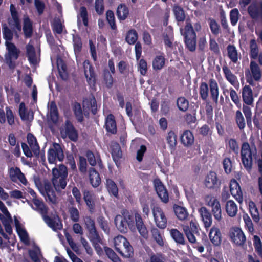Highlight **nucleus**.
<instances>
[{
    "label": "nucleus",
    "instance_id": "69168bd1",
    "mask_svg": "<svg viewBox=\"0 0 262 262\" xmlns=\"http://www.w3.org/2000/svg\"><path fill=\"white\" fill-rule=\"evenodd\" d=\"M97 222L100 228L106 233L110 231V228L108 225L107 221L103 216H99L97 218Z\"/></svg>",
    "mask_w": 262,
    "mask_h": 262
},
{
    "label": "nucleus",
    "instance_id": "5701e85b",
    "mask_svg": "<svg viewBox=\"0 0 262 262\" xmlns=\"http://www.w3.org/2000/svg\"><path fill=\"white\" fill-rule=\"evenodd\" d=\"M27 142L34 155L36 158H39L40 155V147L36 137L32 133H29L27 136Z\"/></svg>",
    "mask_w": 262,
    "mask_h": 262
},
{
    "label": "nucleus",
    "instance_id": "3c124183",
    "mask_svg": "<svg viewBox=\"0 0 262 262\" xmlns=\"http://www.w3.org/2000/svg\"><path fill=\"white\" fill-rule=\"evenodd\" d=\"M73 110L77 121L80 122L83 121V115L80 104L75 102L74 104Z\"/></svg>",
    "mask_w": 262,
    "mask_h": 262
},
{
    "label": "nucleus",
    "instance_id": "a18cd8bd",
    "mask_svg": "<svg viewBox=\"0 0 262 262\" xmlns=\"http://www.w3.org/2000/svg\"><path fill=\"white\" fill-rule=\"evenodd\" d=\"M177 105L180 111L185 112L188 110L189 102L184 97H180L177 98Z\"/></svg>",
    "mask_w": 262,
    "mask_h": 262
},
{
    "label": "nucleus",
    "instance_id": "b1692460",
    "mask_svg": "<svg viewBox=\"0 0 262 262\" xmlns=\"http://www.w3.org/2000/svg\"><path fill=\"white\" fill-rule=\"evenodd\" d=\"M208 205L212 207V211L215 219L221 220L222 217L221 209L219 201L214 197H210Z\"/></svg>",
    "mask_w": 262,
    "mask_h": 262
},
{
    "label": "nucleus",
    "instance_id": "2f4dec72",
    "mask_svg": "<svg viewBox=\"0 0 262 262\" xmlns=\"http://www.w3.org/2000/svg\"><path fill=\"white\" fill-rule=\"evenodd\" d=\"M170 234L171 238L179 245H185L186 244L184 235L177 229H171L170 230Z\"/></svg>",
    "mask_w": 262,
    "mask_h": 262
},
{
    "label": "nucleus",
    "instance_id": "37998d69",
    "mask_svg": "<svg viewBox=\"0 0 262 262\" xmlns=\"http://www.w3.org/2000/svg\"><path fill=\"white\" fill-rule=\"evenodd\" d=\"M243 100L248 105H250L253 101L252 91L249 86H245L243 90Z\"/></svg>",
    "mask_w": 262,
    "mask_h": 262
},
{
    "label": "nucleus",
    "instance_id": "c9c22d12",
    "mask_svg": "<svg viewBox=\"0 0 262 262\" xmlns=\"http://www.w3.org/2000/svg\"><path fill=\"white\" fill-rule=\"evenodd\" d=\"M49 118L54 123H56L59 119V113L56 104L54 101L51 102L49 106Z\"/></svg>",
    "mask_w": 262,
    "mask_h": 262
},
{
    "label": "nucleus",
    "instance_id": "c85d7f7f",
    "mask_svg": "<svg viewBox=\"0 0 262 262\" xmlns=\"http://www.w3.org/2000/svg\"><path fill=\"white\" fill-rule=\"evenodd\" d=\"M44 189L47 200L53 204H56L57 203V197L51 183L49 182L45 183Z\"/></svg>",
    "mask_w": 262,
    "mask_h": 262
},
{
    "label": "nucleus",
    "instance_id": "72a5a7b5",
    "mask_svg": "<svg viewBox=\"0 0 262 262\" xmlns=\"http://www.w3.org/2000/svg\"><path fill=\"white\" fill-rule=\"evenodd\" d=\"M151 233L152 237L156 243L160 247H163L164 245L165 238L163 232L161 233L160 230L156 227L151 228Z\"/></svg>",
    "mask_w": 262,
    "mask_h": 262
},
{
    "label": "nucleus",
    "instance_id": "393cba45",
    "mask_svg": "<svg viewBox=\"0 0 262 262\" xmlns=\"http://www.w3.org/2000/svg\"><path fill=\"white\" fill-rule=\"evenodd\" d=\"M180 141L185 147H190L192 146L194 142L193 133L189 130L184 131L180 136Z\"/></svg>",
    "mask_w": 262,
    "mask_h": 262
},
{
    "label": "nucleus",
    "instance_id": "c756f323",
    "mask_svg": "<svg viewBox=\"0 0 262 262\" xmlns=\"http://www.w3.org/2000/svg\"><path fill=\"white\" fill-rule=\"evenodd\" d=\"M114 223L118 230L121 233L127 232L128 226L122 215H117L114 219Z\"/></svg>",
    "mask_w": 262,
    "mask_h": 262
},
{
    "label": "nucleus",
    "instance_id": "423d86ee",
    "mask_svg": "<svg viewBox=\"0 0 262 262\" xmlns=\"http://www.w3.org/2000/svg\"><path fill=\"white\" fill-rule=\"evenodd\" d=\"M152 212L156 225L161 229H165L167 224V219L163 209L158 206L152 208Z\"/></svg>",
    "mask_w": 262,
    "mask_h": 262
},
{
    "label": "nucleus",
    "instance_id": "09e8293b",
    "mask_svg": "<svg viewBox=\"0 0 262 262\" xmlns=\"http://www.w3.org/2000/svg\"><path fill=\"white\" fill-rule=\"evenodd\" d=\"M138 38V35L135 29L129 30L125 37L126 41L129 45H134L136 43Z\"/></svg>",
    "mask_w": 262,
    "mask_h": 262
},
{
    "label": "nucleus",
    "instance_id": "6ab92c4d",
    "mask_svg": "<svg viewBox=\"0 0 262 262\" xmlns=\"http://www.w3.org/2000/svg\"><path fill=\"white\" fill-rule=\"evenodd\" d=\"M104 127L107 133L113 135L117 133L116 121L115 116L112 114H109L105 118Z\"/></svg>",
    "mask_w": 262,
    "mask_h": 262
},
{
    "label": "nucleus",
    "instance_id": "4468645a",
    "mask_svg": "<svg viewBox=\"0 0 262 262\" xmlns=\"http://www.w3.org/2000/svg\"><path fill=\"white\" fill-rule=\"evenodd\" d=\"M198 212L206 229L210 227L212 223V214L205 207H201L198 209Z\"/></svg>",
    "mask_w": 262,
    "mask_h": 262
},
{
    "label": "nucleus",
    "instance_id": "8fccbe9b",
    "mask_svg": "<svg viewBox=\"0 0 262 262\" xmlns=\"http://www.w3.org/2000/svg\"><path fill=\"white\" fill-rule=\"evenodd\" d=\"M73 43L75 53L79 54L81 51L82 46L81 38L79 35H73Z\"/></svg>",
    "mask_w": 262,
    "mask_h": 262
},
{
    "label": "nucleus",
    "instance_id": "bb28decb",
    "mask_svg": "<svg viewBox=\"0 0 262 262\" xmlns=\"http://www.w3.org/2000/svg\"><path fill=\"white\" fill-rule=\"evenodd\" d=\"M233 242L236 245H241L245 241V236L242 231L238 228H233L232 231V235L230 236Z\"/></svg>",
    "mask_w": 262,
    "mask_h": 262
},
{
    "label": "nucleus",
    "instance_id": "e433bc0d",
    "mask_svg": "<svg viewBox=\"0 0 262 262\" xmlns=\"http://www.w3.org/2000/svg\"><path fill=\"white\" fill-rule=\"evenodd\" d=\"M122 215L126 223H127L128 228L132 231H135V226L134 221L135 217L126 209L123 210L121 212Z\"/></svg>",
    "mask_w": 262,
    "mask_h": 262
},
{
    "label": "nucleus",
    "instance_id": "bf43d9fd",
    "mask_svg": "<svg viewBox=\"0 0 262 262\" xmlns=\"http://www.w3.org/2000/svg\"><path fill=\"white\" fill-rule=\"evenodd\" d=\"M26 52L28 60L33 63L36 60V53L33 46L29 44L27 45Z\"/></svg>",
    "mask_w": 262,
    "mask_h": 262
},
{
    "label": "nucleus",
    "instance_id": "2eb2a0df",
    "mask_svg": "<svg viewBox=\"0 0 262 262\" xmlns=\"http://www.w3.org/2000/svg\"><path fill=\"white\" fill-rule=\"evenodd\" d=\"M111 155L113 161L116 166L119 167L120 165V159L122 157V151L119 143L116 142H112L110 145Z\"/></svg>",
    "mask_w": 262,
    "mask_h": 262
},
{
    "label": "nucleus",
    "instance_id": "338daca9",
    "mask_svg": "<svg viewBox=\"0 0 262 262\" xmlns=\"http://www.w3.org/2000/svg\"><path fill=\"white\" fill-rule=\"evenodd\" d=\"M209 25L212 34L215 35L219 34L220 32V29L217 23L213 19H209Z\"/></svg>",
    "mask_w": 262,
    "mask_h": 262
},
{
    "label": "nucleus",
    "instance_id": "1a4fd4ad",
    "mask_svg": "<svg viewBox=\"0 0 262 262\" xmlns=\"http://www.w3.org/2000/svg\"><path fill=\"white\" fill-rule=\"evenodd\" d=\"M135 230H137L143 238L147 239L149 237L148 231L141 215L138 212L135 213Z\"/></svg>",
    "mask_w": 262,
    "mask_h": 262
},
{
    "label": "nucleus",
    "instance_id": "9b49d317",
    "mask_svg": "<svg viewBox=\"0 0 262 262\" xmlns=\"http://www.w3.org/2000/svg\"><path fill=\"white\" fill-rule=\"evenodd\" d=\"M155 189L161 201L167 203L169 201V195L167 189L159 179L154 181Z\"/></svg>",
    "mask_w": 262,
    "mask_h": 262
},
{
    "label": "nucleus",
    "instance_id": "774afa93",
    "mask_svg": "<svg viewBox=\"0 0 262 262\" xmlns=\"http://www.w3.org/2000/svg\"><path fill=\"white\" fill-rule=\"evenodd\" d=\"M146 262H165V259L161 253H152L150 255L149 259Z\"/></svg>",
    "mask_w": 262,
    "mask_h": 262
},
{
    "label": "nucleus",
    "instance_id": "49530a36",
    "mask_svg": "<svg viewBox=\"0 0 262 262\" xmlns=\"http://www.w3.org/2000/svg\"><path fill=\"white\" fill-rule=\"evenodd\" d=\"M6 45L9 52V57L17 59L18 58L19 52L15 45L11 42H6Z\"/></svg>",
    "mask_w": 262,
    "mask_h": 262
},
{
    "label": "nucleus",
    "instance_id": "7ed1b4c3",
    "mask_svg": "<svg viewBox=\"0 0 262 262\" xmlns=\"http://www.w3.org/2000/svg\"><path fill=\"white\" fill-rule=\"evenodd\" d=\"M115 250L122 257L129 258L134 255L133 248L127 239L122 235H118L114 238Z\"/></svg>",
    "mask_w": 262,
    "mask_h": 262
},
{
    "label": "nucleus",
    "instance_id": "a19ab883",
    "mask_svg": "<svg viewBox=\"0 0 262 262\" xmlns=\"http://www.w3.org/2000/svg\"><path fill=\"white\" fill-rule=\"evenodd\" d=\"M167 143L170 149L174 150L177 144V136L174 132L170 130L166 136Z\"/></svg>",
    "mask_w": 262,
    "mask_h": 262
},
{
    "label": "nucleus",
    "instance_id": "4c0bfd02",
    "mask_svg": "<svg viewBox=\"0 0 262 262\" xmlns=\"http://www.w3.org/2000/svg\"><path fill=\"white\" fill-rule=\"evenodd\" d=\"M28 254L33 262H41L40 259L43 258L41 250L38 246H35L33 249L29 250Z\"/></svg>",
    "mask_w": 262,
    "mask_h": 262
},
{
    "label": "nucleus",
    "instance_id": "603ef678",
    "mask_svg": "<svg viewBox=\"0 0 262 262\" xmlns=\"http://www.w3.org/2000/svg\"><path fill=\"white\" fill-rule=\"evenodd\" d=\"M199 92L201 99L206 100L209 95V87L207 83L202 82L200 83Z\"/></svg>",
    "mask_w": 262,
    "mask_h": 262
},
{
    "label": "nucleus",
    "instance_id": "ea45409f",
    "mask_svg": "<svg viewBox=\"0 0 262 262\" xmlns=\"http://www.w3.org/2000/svg\"><path fill=\"white\" fill-rule=\"evenodd\" d=\"M175 18L178 22H183L186 18L185 11L182 7L174 5L172 9Z\"/></svg>",
    "mask_w": 262,
    "mask_h": 262
},
{
    "label": "nucleus",
    "instance_id": "f704fd0d",
    "mask_svg": "<svg viewBox=\"0 0 262 262\" xmlns=\"http://www.w3.org/2000/svg\"><path fill=\"white\" fill-rule=\"evenodd\" d=\"M173 209L176 215L179 220L185 221L188 217V212L185 207L174 204Z\"/></svg>",
    "mask_w": 262,
    "mask_h": 262
},
{
    "label": "nucleus",
    "instance_id": "20e7f679",
    "mask_svg": "<svg viewBox=\"0 0 262 262\" xmlns=\"http://www.w3.org/2000/svg\"><path fill=\"white\" fill-rule=\"evenodd\" d=\"M256 154L255 146L250 147L249 145L245 143L243 144L241 150V156L243 164L248 171H250L252 165V156Z\"/></svg>",
    "mask_w": 262,
    "mask_h": 262
},
{
    "label": "nucleus",
    "instance_id": "39448f33",
    "mask_svg": "<svg viewBox=\"0 0 262 262\" xmlns=\"http://www.w3.org/2000/svg\"><path fill=\"white\" fill-rule=\"evenodd\" d=\"M48 160L50 164H55L58 160L62 162L64 158V155L61 146L57 143H54L52 147L48 151Z\"/></svg>",
    "mask_w": 262,
    "mask_h": 262
},
{
    "label": "nucleus",
    "instance_id": "0eeeda50",
    "mask_svg": "<svg viewBox=\"0 0 262 262\" xmlns=\"http://www.w3.org/2000/svg\"><path fill=\"white\" fill-rule=\"evenodd\" d=\"M83 68L84 75L88 84L92 89L95 88L96 75L94 71V68L89 60H85L84 61Z\"/></svg>",
    "mask_w": 262,
    "mask_h": 262
},
{
    "label": "nucleus",
    "instance_id": "4d7b16f0",
    "mask_svg": "<svg viewBox=\"0 0 262 262\" xmlns=\"http://www.w3.org/2000/svg\"><path fill=\"white\" fill-rule=\"evenodd\" d=\"M249 207L253 220L258 222L259 220V213L255 203L252 201L249 202Z\"/></svg>",
    "mask_w": 262,
    "mask_h": 262
},
{
    "label": "nucleus",
    "instance_id": "a211bd4d",
    "mask_svg": "<svg viewBox=\"0 0 262 262\" xmlns=\"http://www.w3.org/2000/svg\"><path fill=\"white\" fill-rule=\"evenodd\" d=\"M83 108L84 113L89 114V112L91 111L93 114H95L97 112V103L96 100L94 96L91 97L85 98L83 100Z\"/></svg>",
    "mask_w": 262,
    "mask_h": 262
},
{
    "label": "nucleus",
    "instance_id": "412c9836",
    "mask_svg": "<svg viewBox=\"0 0 262 262\" xmlns=\"http://www.w3.org/2000/svg\"><path fill=\"white\" fill-rule=\"evenodd\" d=\"M32 202L34 204V206L31 205L32 209L39 213L41 217L46 214H48L49 208L41 200L37 198H33Z\"/></svg>",
    "mask_w": 262,
    "mask_h": 262
},
{
    "label": "nucleus",
    "instance_id": "de8ad7c7",
    "mask_svg": "<svg viewBox=\"0 0 262 262\" xmlns=\"http://www.w3.org/2000/svg\"><path fill=\"white\" fill-rule=\"evenodd\" d=\"M57 69L60 77L63 80H67L69 75L67 70V66L62 60L60 62L57 61Z\"/></svg>",
    "mask_w": 262,
    "mask_h": 262
},
{
    "label": "nucleus",
    "instance_id": "6e6552de",
    "mask_svg": "<svg viewBox=\"0 0 262 262\" xmlns=\"http://www.w3.org/2000/svg\"><path fill=\"white\" fill-rule=\"evenodd\" d=\"M182 227L189 242L190 243H194L196 240L194 235L199 234L197 224L191 221L190 222L189 226L184 225L182 226Z\"/></svg>",
    "mask_w": 262,
    "mask_h": 262
},
{
    "label": "nucleus",
    "instance_id": "a878e982",
    "mask_svg": "<svg viewBox=\"0 0 262 262\" xmlns=\"http://www.w3.org/2000/svg\"><path fill=\"white\" fill-rule=\"evenodd\" d=\"M129 14V9L125 4L121 3L118 6L116 15L120 22L125 20L128 17Z\"/></svg>",
    "mask_w": 262,
    "mask_h": 262
},
{
    "label": "nucleus",
    "instance_id": "f03ea898",
    "mask_svg": "<svg viewBox=\"0 0 262 262\" xmlns=\"http://www.w3.org/2000/svg\"><path fill=\"white\" fill-rule=\"evenodd\" d=\"M181 34L183 36L186 48L190 51H194L196 46V35L189 19H187L186 25L180 29Z\"/></svg>",
    "mask_w": 262,
    "mask_h": 262
},
{
    "label": "nucleus",
    "instance_id": "864d4df0",
    "mask_svg": "<svg viewBox=\"0 0 262 262\" xmlns=\"http://www.w3.org/2000/svg\"><path fill=\"white\" fill-rule=\"evenodd\" d=\"M105 253L112 262H121L120 258L116 254L112 249L108 247H104Z\"/></svg>",
    "mask_w": 262,
    "mask_h": 262
},
{
    "label": "nucleus",
    "instance_id": "c03bdc74",
    "mask_svg": "<svg viewBox=\"0 0 262 262\" xmlns=\"http://www.w3.org/2000/svg\"><path fill=\"white\" fill-rule=\"evenodd\" d=\"M165 63V58L163 55L156 56L152 61V68L155 70H161Z\"/></svg>",
    "mask_w": 262,
    "mask_h": 262
},
{
    "label": "nucleus",
    "instance_id": "dca6fc26",
    "mask_svg": "<svg viewBox=\"0 0 262 262\" xmlns=\"http://www.w3.org/2000/svg\"><path fill=\"white\" fill-rule=\"evenodd\" d=\"M64 132L69 139L73 142H76L78 139V134L72 123L69 120L65 122Z\"/></svg>",
    "mask_w": 262,
    "mask_h": 262
},
{
    "label": "nucleus",
    "instance_id": "0e129e2a",
    "mask_svg": "<svg viewBox=\"0 0 262 262\" xmlns=\"http://www.w3.org/2000/svg\"><path fill=\"white\" fill-rule=\"evenodd\" d=\"M88 238L91 242L92 241H98L99 239H101L99 234L96 229L95 227L92 229L88 230Z\"/></svg>",
    "mask_w": 262,
    "mask_h": 262
},
{
    "label": "nucleus",
    "instance_id": "052dcab7",
    "mask_svg": "<svg viewBox=\"0 0 262 262\" xmlns=\"http://www.w3.org/2000/svg\"><path fill=\"white\" fill-rule=\"evenodd\" d=\"M6 116L7 122L10 125L12 126L15 124V119L17 118L12 110L8 106L6 107Z\"/></svg>",
    "mask_w": 262,
    "mask_h": 262
},
{
    "label": "nucleus",
    "instance_id": "cd10ccee",
    "mask_svg": "<svg viewBox=\"0 0 262 262\" xmlns=\"http://www.w3.org/2000/svg\"><path fill=\"white\" fill-rule=\"evenodd\" d=\"M89 176L90 182L93 187L96 188L99 186L101 182V178L99 173L94 168H90Z\"/></svg>",
    "mask_w": 262,
    "mask_h": 262
},
{
    "label": "nucleus",
    "instance_id": "5fc2aeb1",
    "mask_svg": "<svg viewBox=\"0 0 262 262\" xmlns=\"http://www.w3.org/2000/svg\"><path fill=\"white\" fill-rule=\"evenodd\" d=\"M250 69L253 78L255 80H258L261 76L260 70L258 65L254 61H251L250 63Z\"/></svg>",
    "mask_w": 262,
    "mask_h": 262
},
{
    "label": "nucleus",
    "instance_id": "e2e57ef3",
    "mask_svg": "<svg viewBox=\"0 0 262 262\" xmlns=\"http://www.w3.org/2000/svg\"><path fill=\"white\" fill-rule=\"evenodd\" d=\"M103 80L107 88H111L113 86L114 79L112 75L108 71L104 72Z\"/></svg>",
    "mask_w": 262,
    "mask_h": 262
},
{
    "label": "nucleus",
    "instance_id": "f3484780",
    "mask_svg": "<svg viewBox=\"0 0 262 262\" xmlns=\"http://www.w3.org/2000/svg\"><path fill=\"white\" fill-rule=\"evenodd\" d=\"M248 13L253 19L262 18V2L252 3L248 7Z\"/></svg>",
    "mask_w": 262,
    "mask_h": 262
},
{
    "label": "nucleus",
    "instance_id": "79ce46f5",
    "mask_svg": "<svg viewBox=\"0 0 262 262\" xmlns=\"http://www.w3.org/2000/svg\"><path fill=\"white\" fill-rule=\"evenodd\" d=\"M23 31L26 38H30L33 34L32 23L29 17L24 19Z\"/></svg>",
    "mask_w": 262,
    "mask_h": 262
},
{
    "label": "nucleus",
    "instance_id": "680f3d73",
    "mask_svg": "<svg viewBox=\"0 0 262 262\" xmlns=\"http://www.w3.org/2000/svg\"><path fill=\"white\" fill-rule=\"evenodd\" d=\"M229 190L228 187H224L222 193V201L226 202V210L227 214L229 215V211L228 209V205L229 203Z\"/></svg>",
    "mask_w": 262,
    "mask_h": 262
},
{
    "label": "nucleus",
    "instance_id": "7c9ffc66",
    "mask_svg": "<svg viewBox=\"0 0 262 262\" xmlns=\"http://www.w3.org/2000/svg\"><path fill=\"white\" fill-rule=\"evenodd\" d=\"M209 237L214 246H219L221 242V233L217 228L213 227L211 229L209 233Z\"/></svg>",
    "mask_w": 262,
    "mask_h": 262
},
{
    "label": "nucleus",
    "instance_id": "f257e3e1",
    "mask_svg": "<svg viewBox=\"0 0 262 262\" xmlns=\"http://www.w3.org/2000/svg\"><path fill=\"white\" fill-rule=\"evenodd\" d=\"M68 169L63 164L52 169V183L56 191L64 189L67 184Z\"/></svg>",
    "mask_w": 262,
    "mask_h": 262
},
{
    "label": "nucleus",
    "instance_id": "58836bf2",
    "mask_svg": "<svg viewBox=\"0 0 262 262\" xmlns=\"http://www.w3.org/2000/svg\"><path fill=\"white\" fill-rule=\"evenodd\" d=\"M209 85L211 97L213 101H217L219 96V89L216 81L214 79H210L209 80Z\"/></svg>",
    "mask_w": 262,
    "mask_h": 262
},
{
    "label": "nucleus",
    "instance_id": "6e6d98bb",
    "mask_svg": "<svg viewBox=\"0 0 262 262\" xmlns=\"http://www.w3.org/2000/svg\"><path fill=\"white\" fill-rule=\"evenodd\" d=\"M3 37L6 42H10L13 37V31L9 28L6 24L2 25Z\"/></svg>",
    "mask_w": 262,
    "mask_h": 262
},
{
    "label": "nucleus",
    "instance_id": "aec40b11",
    "mask_svg": "<svg viewBox=\"0 0 262 262\" xmlns=\"http://www.w3.org/2000/svg\"><path fill=\"white\" fill-rule=\"evenodd\" d=\"M83 200L91 213L95 210V199L94 194L90 191L84 190L83 192Z\"/></svg>",
    "mask_w": 262,
    "mask_h": 262
},
{
    "label": "nucleus",
    "instance_id": "4be33fe9",
    "mask_svg": "<svg viewBox=\"0 0 262 262\" xmlns=\"http://www.w3.org/2000/svg\"><path fill=\"white\" fill-rule=\"evenodd\" d=\"M230 193L239 203L242 202L243 196L241 187L234 179L230 181Z\"/></svg>",
    "mask_w": 262,
    "mask_h": 262
},
{
    "label": "nucleus",
    "instance_id": "13d9d810",
    "mask_svg": "<svg viewBox=\"0 0 262 262\" xmlns=\"http://www.w3.org/2000/svg\"><path fill=\"white\" fill-rule=\"evenodd\" d=\"M106 20L112 30H117L114 14L113 11L108 10L106 12Z\"/></svg>",
    "mask_w": 262,
    "mask_h": 262
},
{
    "label": "nucleus",
    "instance_id": "f8f14e48",
    "mask_svg": "<svg viewBox=\"0 0 262 262\" xmlns=\"http://www.w3.org/2000/svg\"><path fill=\"white\" fill-rule=\"evenodd\" d=\"M8 173L12 182H16L18 180L21 183L26 185L27 180L19 167H10L8 170Z\"/></svg>",
    "mask_w": 262,
    "mask_h": 262
},
{
    "label": "nucleus",
    "instance_id": "9d476101",
    "mask_svg": "<svg viewBox=\"0 0 262 262\" xmlns=\"http://www.w3.org/2000/svg\"><path fill=\"white\" fill-rule=\"evenodd\" d=\"M44 222L53 231L61 230L62 228V224L57 214H54L52 216H49L46 214L42 217Z\"/></svg>",
    "mask_w": 262,
    "mask_h": 262
},
{
    "label": "nucleus",
    "instance_id": "ddd939ff",
    "mask_svg": "<svg viewBox=\"0 0 262 262\" xmlns=\"http://www.w3.org/2000/svg\"><path fill=\"white\" fill-rule=\"evenodd\" d=\"M221 182L217 179L216 172L210 171L206 176L204 185L209 189L219 188Z\"/></svg>",
    "mask_w": 262,
    "mask_h": 262
},
{
    "label": "nucleus",
    "instance_id": "473e14b6",
    "mask_svg": "<svg viewBox=\"0 0 262 262\" xmlns=\"http://www.w3.org/2000/svg\"><path fill=\"white\" fill-rule=\"evenodd\" d=\"M105 186L111 196H113L116 198H118V188L117 184L113 180L109 178L106 179Z\"/></svg>",
    "mask_w": 262,
    "mask_h": 262
}]
</instances>
